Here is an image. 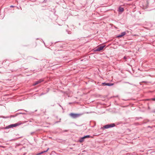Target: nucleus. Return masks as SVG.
Returning <instances> with one entry per match:
<instances>
[{
  "label": "nucleus",
  "instance_id": "6ab92c4d",
  "mask_svg": "<svg viewBox=\"0 0 155 155\" xmlns=\"http://www.w3.org/2000/svg\"><path fill=\"white\" fill-rule=\"evenodd\" d=\"M28 58H29L30 60H32L33 59H35V58H33V57H29ZM35 59H36L35 58Z\"/></svg>",
  "mask_w": 155,
  "mask_h": 155
},
{
  "label": "nucleus",
  "instance_id": "72a5a7b5",
  "mask_svg": "<svg viewBox=\"0 0 155 155\" xmlns=\"http://www.w3.org/2000/svg\"><path fill=\"white\" fill-rule=\"evenodd\" d=\"M136 35H134V36H136Z\"/></svg>",
  "mask_w": 155,
  "mask_h": 155
},
{
  "label": "nucleus",
  "instance_id": "39448f33",
  "mask_svg": "<svg viewBox=\"0 0 155 155\" xmlns=\"http://www.w3.org/2000/svg\"><path fill=\"white\" fill-rule=\"evenodd\" d=\"M90 136L89 135H87L81 138L79 140V142L80 143H82L84 140L85 138L90 137Z\"/></svg>",
  "mask_w": 155,
  "mask_h": 155
},
{
  "label": "nucleus",
  "instance_id": "cd10ccee",
  "mask_svg": "<svg viewBox=\"0 0 155 155\" xmlns=\"http://www.w3.org/2000/svg\"><path fill=\"white\" fill-rule=\"evenodd\" d=\"M124 59H126V56H124Z\"/></svg>",
  "mask_w": 155,
  "mask_h": 155
},
{
  "label": "nucleus",
  "instance_id": "f257e3e1",
  "mask_svg": "<svg viewBox=\"0 0 155 155\" xmlns=\"http://www.w3.org/2000/svg\"><path fill=\"white\" fill-rule=\"evenodd\" d=\"M81 115L80 114H75L74 113H71L69 114V115L73 118L75 119Z\"/></svg>",
  "mask_w": 155,
  "mask_h": 155
},
{
  "label": "nucleus",
  "instance_id": "7ed1b4c3",
  "mask_svg": "<svg viewBox=\"0 0 155 155\" xmlns=\"http://www.w3.org/2000/svg\"><path fill=\"white\" fill-rule=\"evenodd\" d=\"M115 126V124L114 123L110 124H108L104 126L103 127L104 129H108L111 127H113Z\"/></svg>",
  "mask_w": 155,
  "mask_h": 155
},
{
  "label": "nucleus",
  "instance_id": "4468645a",
  "mask_svg": "<svg viewBox=\"0 0 155 155\" xmlns=\"http://www.w3.org/2000/svg\"><path fill=\"white\" fill-rule=\"evenodd\" d=\"M49 149V148H48V149L46 150L41 152L40 153V154H41L44 153H45V152H47Z\"/></svg>",
  "mask_w": 155,
  "mask_h": 155
},
{
  "label": "nucleus",
  "instance_id": "20e7f679",
  "mask_svg": "<svg viewBox=\"0 0 155 155\" xmlns=\"http://www.w3.org/2000/svg\"><path fill=\"white\" fill-rule=\"evenodd\" d=\"M2 64L3 65L5 68L8 66L9 64V61L7 60H4L2 62Z\"/></svg>",
  "mask_w": 155,
  "mask_h": 155
},
{
  "label": "nucleus",
  "instance_id": "0eeeda50",
  "mask_svg": "<svg viewBox=\"0 0 155 155\" xmlns=\"http://www.w3.org/2000/svg\"><path fill=\"white\" fill-rule=\"evenodd\" d=\"M43 81V80L42 79H40L38 81H36L35 83L33 84L34 86H35L39 83H40L41 82Z\"/></svg>",
  "mask_w": 155,
  "mask_h": 155
},
{
  "label": "nucleus",
  "instance_id": "a211bd4d",
  "mask_svg": "<svg viewBox=\"0 0 155 155\" xmlns=\"http://www.w3.org/2000/svg\"><path fill=\"white\" fill-rule=\"evenodd\" d=\"M102 84L104 86H107V83L105 82L102 83Z\"/></svg>",
  "mask_w": 155,
  "mask_h": 155
},
{
  "label": "nucleus",
  "instance_id": "7c9ffc66",
  "mask_svg": "<svg viewBox=\"0 0 155 155\" xmlns=\"http://www.w3.org/2000/svg\"><path fill=\"white\" fill-rule=\"evenodd\" d=\"M22 114H26V113H23Z\"/></svg>",
  "mask_w": 155,
  "mask_h": 155
},
{
  "label": "nucleus",
  "instance_id": "9b49d317",
  "mask_svg": "<svg viewBox=\"0 0 155 155\" xmlns=\"http://www.w3.org/2000/svg\"><path fill=\"white\" fill-rule=\"evenodd\" d=\"M16 116V114L15 115H11L10 117H9V116L5 117V116H2V117L4 118H8L9 117H10V118L14 117H15Z\"/></svg>",
  "mask_w": 155,
  "mask_h": 155
},
{
  "label": "nucleus",
  "instance_id": "1a4fd4ad",
  "mask_svg": "<svg viewBox=\"0 0 155 155\" xmlns=\"http://www.w3.org/2000/svg\"><path fill=\"white\" fill-rule=\"evenodd\" d=\"M6 70L5 68H2L0 69V73L3 74L6 72Z\"/></svg>",
  "mask_w": 155,
  "mask_h": 155
},
{
  "label": "nucleus",
  "instance_id": "5701e85b",
  "mask_svg": "<svg viewBox=\"0 0 155 155\" xmlns=\"http://www.w3.org/2000/svg\"><path fill=\"white\" fill-rule=\"evenodd\" d=\"M49 91V90L48 89L47 90V91H46V93H47Z\"/></svg>",
  "mask_w": 155,
  "mask_h": 155
},
{
  "label": "nucleus",
  "instance_id": "f3484780",
  "mask_svg": "<svg viewBox=\"0 0 155 155\" xmlns=\"http://www.w3.org/2000/svg\"><path fill=\"white\" fill-rule=\"evenodd\" d=\"M62 58L64 59V60H66L67 59V58H68V57L67 56H65L64 57H62Z\"/></svg>",
  "mask_w": 155,
  "mask_h": 155
},
{
  "label": "nucleus",
  "instance_id": "aec40b11",
  "mask_svg": "<svg viewBox=\"0 0 155 155\" xmlns=\"http://www.w3.org/2000/svg\"><path fill=\"white\" fill-rule=\"evenodd\" d=\"M23 113L20 112L19 113H17L16 114V116H17L19 114H22Z\"/></svg>",
  "mask_w": 155,
  "mask_h": 155
},
{
  "label": "nucleus",
  "instance_id": "f8f14e48",
  "mask_svg": "<svg viewBox=\"0 0 155 155\" xmlns=\"http://www.w3.org/2000/svg\"><path fill=\"white\" fill-rule=\"evenodd\" d=\"M124 11V9L123 8L120 7L118 9V11L119 12H122Z\"/></svg>",
  "mask_w": 155,
  "mask_h": 155
},
{
  "label": "nucleus",
  "instance_id": "c85d7f7f",
  "mask_svg": "<svg viewBox=\"0 0 155 155\" xmlns=\"http://www.w3.org/2000/svg\"><path fill=\"white\" fill-rule=\"evenodd\" d=\"M59 105L63 109L62 107L59 104Z\"/></svg>",
  "mask_w": 155,
  "mask_h": 155
},
{
  "label": "nucleus",
  "instance_id": "dca6fc26",
  "mask_svg": "<svg viewBox=\"0 0 155 155\" xmlns=\"http://www.w3.org/2000/svg\"><path fill=\"white\" fill-rule=\"evenodd\" d=\"M147 100H152L154 101H155V98L148 99H147Z\"/></svg>",
  "mask_w": 155,
  "mask_h": 155
},
{
  "label": "nucleus",
  "instance_id": "6e6552de",
  "mask_svg": "<svg viewBox=\"0 0 155 155\" xmlns=\"http://www.w3.org/2000/svg\"><path fill=\"white\" fill-rule=\"evenodd\" d=\"M126 34V33L124 31V32H121V33L120 34V35H118L117 36V37H118V38H121V37H122L124 35H125Z\"/></svg>",
  "mask_w": 155,
  "mask_h": 155
},
{
  "label": "nucleus",
  "instance_id": "473e14b6",
  "mask_svg": "<svg viewBox=\"0 0 155 155\" xmlns=\"http://www.w3.org/2000/svg\"><path fill=\"white\" fill-rule=\"evenodd\" d=\"M26 112H28L27 110H24Z\"/></svg>",
  "mask_w": 155,
  "mask_h": 155
},
{
  "label": "nucleus",
  "instance_id": "b1692460",
  "mask_svg": "<svg viewBox=\"0 0 155 155\" xmlns=\"http://www.w3.org/2000/svg\"><path fill=\"white\" fill-rule=\"evenodd\" d=\"M35 133V132H31V135H32L33 134Z\"/></svg>",
  "mask_w": 155,
  "mask_h": 155
},
{
  "label": "nucleus",
  "instance_id": "f03ea898",
  "mask_svg": "<svg viewBox=\"0 0 155 155\" xmlns=\"http://www.w3.org/2000/svg\"><path fill=\"white\" fill-rule=\"evenodd\" d=\"M20 124L18 123H15V124H11L6 127V129H8L10 128H12L13 127H16L19 126Z\"/></svg>",
  "mask_w": 155,
  "mask_h": 155
},
{
  "label": "nucleus",
  "instance_id": "a878e982",
  "mask_svg": "<svg viewBox=\"0 0 155 155\" xmlns=\"http://www.w3.org/2000/svg\"><path fill=\"white\" fill-rule=\"evenodd\" d=\"M41 155V154H40V153H37V154H36V155Z\"/></svg>",
  "mask_w": 155,
  "mask_h": 155
},
{
  "label": "nucleus",
  "instance_id": "c756f323",
  "mask_svg": "<svg viewBox=\"0 0 155 155\" xmlns=\"http://www.w3.org/2000/svg\"><path fill=\"white\" fill-rule=\"evenodd\" d=\"M153 112L155 113V110H153Z\"/></svg>",
  "mask_w": 155,
  "mask_h": 155
},
{
  "label": "nucleus",
  "instance_id": "393cba45",
  "mask_svg": "<svg viewBox=\"0 0 155 155\" xmlns=\"http://www.w3.org/2000/svg\"><path fill=\"white\" fill-rule=\"evenodd\" d=\"M10 7H12V8H13V7H14V6H13V5H11L10 6Z\"/></svg>",
  "mask_w": 155,
  "mask_h": 155
},
{
  "label": "nucleus",
  "instance_id": "ddd939ff",
  "mask_svg": "<svg viewBox=\"0 0 155 155\" xmlns=\"http://www.w3.org/2000/svg\"><path fill=\"white\" fill-rule=\"evenodd\" d=\"M114 84L111 83H107V86H110L113 85Z\"/></svg>",
  "mask_w": 155,
  "mask_h": 155
},
{
  "label": "nucleus",
  "instance_id": "412c9836",
  "mask_svg": "<svg viewBox=\"0 0 155 155\" xmlns=\"http://www.w3.org/2000/svg\"><path fill=\"white\" fill-rule=\"evenodd\" d=\"M140 118H142V117H136L135 118V119L136 120H138V119H139Z\"/></svg>",
  "mask_w": 155,
  "mask_h": 155
},
{
  "label": "nucleus",
  "instance_id": "2eb2a0df",
  "mask_svg": "<svg viewBox=\"0 0 155 155\" xmlns=\"http://www.w3.org/2000/svg\"><path fill=\"white\" fill-rule=\"evenodd\" d=\"M134 124L135 126H137V125H140V124L139 123L137 122V123H134Z\"/></svg>",
  "mask_w": 155,
  "mask_h": 155
},
{
  "label": "nucleus",
  "instance_id": "9d476101",
  "mask_svg": "<svg viewBox=\"0 0 155 155\" xmlns=\"http://www.w3.org/2000/svg\"><path fill=\"white\" fill-rule=\"evenodd\" d=\"M64 51L62 50H58L57 51H56L54 52V54L58 53H64Z\"/></svg>",
  "mask_w": 155,
  "mask_h": 155
},
{
  "label": "nucleus",
  "instance_id": "2f4dec72",
  "mask_svg": "<svg viewBox=\"0 0 155 155\" xmlns=\"http://www.w3.org/2000/svg\"><path fill=\"white\" fill-rule=\"evenodd\" d=\"M125 83H129V82H125Z\"/></svg>",
  "mask_w": 155,
  "mask_h": 155
},
{
  "label": "nucleus",
  "instance_id": "4be33fe9",
  "mask_svg": "<svg viewBox=\"0 0 155 155\" xmlns=\"http://www.w3.org/2000/svg\"><path fill=\"white\" fill-rule=\"evenodd\" d=\"M46 94V93H42L40 95H43L45 94Z\"/></svg>",
  "mask_w": 155,
  "mask_h": 155
},
{
  "label": "nucleus",
  "instance_id": "bb28decb",
  "mask_svg": "<svg viewBox=\"0 0 155 155\" xmlns=\"http://www.w3.org/2000/svg\"><path fill=\"white\" fill-rule=\"evenodd\" d=\"M142 82H143V83H147V82L146 81H143Z\"/></svg>",
  "mask_w": 155,
  "mask_h": 155
},
{
  "label": "nucleus",
  "instance_id": "423d86ee",
  "mask_svg": "<svg viewBox=\"0 0 155 155\" xmlns=\"http://www.w3.org/2000/svg\"><path fill=\"white\" fill-rule=\"evenodd\" d=\"M105 47V45L101 46L98 47L95 50V51H98L102 50Z\"/></svg>",
  "mask_w": 155,
  "mask_h": 155
}]
</instances>
